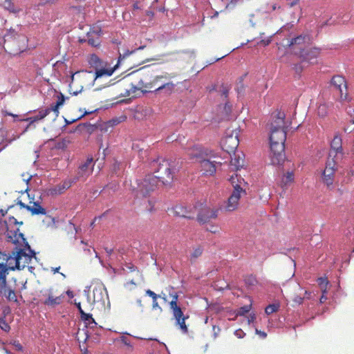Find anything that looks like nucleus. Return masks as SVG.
I'll list each match as a JSON object with an SVG mask.
<instances>
[{"label":"nucleus","mask_w":354,"mask_h":354,"mask_svg":"<svg viewBox=\"0 0 354 354\" xmlns=\"http://www.w3.org/2000/svg\"><path fill=\"white\" fill-rule=\"evenodd\" d=\"M225 109L228 112L231 111V106L228 103H225Z\"/></svg>","instance_id":"nucleus-64"},{"label":"nucleus","mask_w":354,"mask_h":354,"mask_svg":"<svg viewBox=\"0 0 354 354\" xmlns=\"http://www.w3.org/2000/svg\"><path fill=\"white\" fill-rule=\"evenodd\" d=\"M330 85L333 90L338 93L342 100H346L348 97L347 84L343 76L335 75L332 77Z\"/></svg>","instance_id":"nucleus-16"},{"label":"nucleus","mask_w":354,"mask_h":354,"mask_svg":"<svg viewBox=\"0 0 354 354\" xmlns=\"http://www.w3.org/2000/svg\"><path fill=\"white\" fill-rule=\"evenodd\" d=\"M27 210L31 212L32 215H44L46 210L40 205L39 202H34L32 205H28Z\"/></svg>","instance_id":"nucleus-32"},{"label":"nucleus","mask_w":354,"mask_h":354,"mask_svg":"<svg viewBox=\"0 0 354 354\" xmlns=\"http://www.w3.org/2000/svg\"><path fill=\"white\" fill-rule=\"evenodd\" d=\"M1 113H2V114H3V115H5V116H6V115H10V116L13 117L14 118H18V115H16V114H13V113H10V112H8V111H6V110H2V111H1Z\"/></svg>","instance_id":"nucleus-55"},{"label":"nucleus","mask_w":354,"mask_h":354,"mask_svg":"<svg viewBox=\"0 0 354 354\" xmlns=\"http://www.w3.org/2000/svg\"><path fill=\"white\" fill-rule=\"evenodd\" d=\"M64 101H65V97H64V95L62 93H60L57 95V100L56 103L51 104L50 107H48V109H49V111L50 112H53L55 115L57 117L59 115V106H61L62 105L64 104Z\"/></svg>","instance_id":"nucleus-31"},{"label":"nucleus","mask_w":354,"mask_h":354,"mask_svg":"<svg viewBox=\"0 0 354 354\" xmlns=\"http://www.w3.org/2000/svg\"><path fill=\"white\" fill-rule=\"evenodd\" d=\"M79 180V178H76L75 176L71 179L66 180L63 182L62 185V188H59V193L62 192V190L67 189L71 187V185L75 183Z\"/></svg>","instance_id":"nucleus-36"},{"label":"nucleus","mask_w":354,"mask_h":354,"mask_svg":"<svg viewBox=\"0 0 354 354\" xmlns=\"http://www.w3.org/2000/svg\"><path fill=\"white\" fill-rule=\"evenodd\" d=\"M91 73V72L82 71V73H76L75 74L73 75L71 77V82L69 85V92L73 95H77L78 93H80L82 91L84 86L81 84L80 89H74L73 87L76 83H82L83 80L86 78V76Z\"/></svg>","instance_id":"nucleus-19"},{"label":"nucleus","mask_w":354,"mask_h":354,"mask_svg":"<svg viewBox=\"0 0 354 354\" xmlns=\"http://www.w3.org/2000/svg\"><path fill=\"white\" fill-rule=\"evenodd\" d=\"M243 165V160L237 156L236 153L234 154V157L231 158L230 166L234 170H239Z\"/></svg>","instance_id":"nucleus-34"},{"label":"nucleus","mask_w":354,"mask_h":354,"mask_svg":"<svg viewBox=\"0 0 354 354\" xmlns=\"http://www.w3.org/2000/svg\"><path fill=\"white\" fill-rule=\"evenodd\" d=\"M317 283H318L319 286H320V288H321L322 292L326 293V287H327V285L328 283V281L327 280V279L324 278V277H319L317 279Z\"/></svg>","instance_id":"nucleus-38"},{"label":"nucleus","mask_w":354,"mask_h":354,"mask_svg":"<svg viewBox=\"0 0 354 354\" xmlns=\"http://www.w3.org/2000/svg\"><path fill=\"white\" fill-rule=\"evenodd\" d=\"M152 308L153 309H159L160 311H162V308L159 306L157 300L153 301Z\"/></svg>","instance_id":"nucleus-57"},{"label":"nucleus","mask_w":354,"mask_h":354,"mask_svg":"<svg viewBox=\"0 0 354 354\" xmlns=\"http://www.w3.org/2000/svg\"><path fill=\"white\" fill-rule=\"evenodd\" d=\"M172 299L169 302L170 308L172 310L174 317L176 319V324L179 326L180 330L183 333H188V328L185 324V320L189 316H185L181 308L178 305V296L176 293L171 295Z\"/></svg>","instance_id":"nucleus-10"},{"label":"nucleus","mask_w":354,"mask_h":354,"mask_svg":"<svg viewBox=\"0 0 354 354\" xmlns=\"http://www.w3.org/2000/svg\"><path fill=\"white\" fill-rule=\"evenodd\" d=\"M334 153V157L340 155L343 156L342 139L339 133H336L330 142V156Z\"/></svg>","instance_id":"nucleus-24"},{"label":"nucleus","mask_w":354,"mask_h":354,"mask_svg":"<svg viewBox=\"0 0 354 354\" xmlns=\"http://www.w3.org/2000/svg\"><path fill=\"white\" fill-rule=\"evenodd\" d=\"M238 145L239 140L236 136H227L223 140V148L229 153L234 151L237 148Z\"/></svg>","instance_id":"nucleus-26"},{"label":"nucleus","mask_w":354,"mask_h":354,"mask_svg":"<svg viewBox=\"0 0 354 354\" xmlns=\"http://www.w3.org/2000/svg\"><path fill=\"white\" fill-rule=\"evenodd\" d=\"M10 344L15 346V349L19 351H23V346L18 340H13L10 342Z\"/></svg>","instance_id":"nucleus-48"},{"label":"nucleus","mask_w":354,"mask_h":354,"mask_svg":"<svg viewBox=\"0 0 354 354\" xmlns=\"http://www.w3.org/2000/svg\"><path fill=\"white\" fill-rule=\"evenodd\" d=\"M81 318L85 322H87L88 324L94 323L96 324L95 319L93 318L92 315L87 314L84 313V311H81Z\"/></svg>","instance_id":"nucleus-40"},{"label":"nucleus","mask_w":354,"mask_h":354,"mask_svg":"<svg viewBox=\"0 0 354 354\" xmlns=\"http://www.w3.org/2000/svg\"><path fill=\"white\" fill-rule=\"evenodd\" d=\"M304 299V297H301L300 295H295L292 299V301L294 303L292 306H294L295 305H301L303 303Z\"/></svg>","instance_id":"nucleus-45"},{"label":"nucleus","mask_w":354,"mask_h":354,"mask_svg":"<svg viewBox=\"0 0 354 354\" xmlns=\"http://www.w3.org/2000/svg\"><path fill=\"white\" fill-rule=\"evenodd\" d=\"M145 293H146L147 295H148L150 297H151L153 301V300H158V298L160 297V295H158L153 291H152V290H151L149 289L147 290Z\"/></svg>","instance_id":"nucleus-49"},{"label":"nucleus","mask_w":354,"mask_h":354,"mask_svg":"<svg viewBox=\"0 0 354 354\" xmlns=\"http://www.w3.org/2000/svg\"><path fill=\"white\" fill-rule=\"evenodd\" d=\"M119 167H120V163L117 161H115L114 162V164L113 165V170L116 172L117 171V169H119Z\"/></svg>","instance_id":"nucleus-58"},{"label":"nucleus","mask_w":354,"mask_h":354,"mask_svg":"<svg viewBox=\"0 0 354 354\" xmlns=\"http://www.w3.org/2000/svg\"><path fill=\"white\" fill-rule=\"evenodd\" d=\"M87 62L91 68L95 71V79L102 76L110 77L115 71V68L111 67L109 64L104 62L95 54L90 55L87 58Z\"/></svg>","instance_id":"nucleus-9"},{"label":"nucleus","mask_w":354,"mask_h":354,"mask_svg":"<svg viewBox=\"0 0 354 354\" xmlns=\"http://www.w3.org/2000/svg\"><path fill=\"white\" fill-rule=\"evenodd\" d=\"M279 306L278 304H269L265 309V313L267 315H270L278 310Z\"/></svg>","instance_id":"nucleus-41"},{"label":"nucleus","mask_w":354,"mask_h":354,"mask_svg":"<svg viewBox=\"0 0 354 354\" xmlns=\"http://www.w3.org/2000/svg\"><path fill=\"white\" fill-rule=\"evenodd\" d=\"M17 259V254L15 252V249L12 251L11 254L9 255V257L6 259V263H4V265L7 266L8 270H15L17 269V267L15 266L16 264V259Z\"/></svg>","instance_id":"nucleus-33"},{"label":"nucleus","mask_w":354,"mask_h":354,"mask_svg":"<svg viewBox=\"0 0 354 354\" xmlns=\"http://www.w3.org/2000/svg\"><path fill=\"white\" fill-rule=\"evenodd\" d=\"M15 202H16L15 204L16 205H19L21 208H24V209H27V207H28V205H26L21 201L18 200V199L17 201H15Z\"/></svg>","instance_id":"nucleus-56"},{"label":"nucleus","mask_w":354,"mask_h":354,"mask_svg":"<svg viewBox=\"0 0 354 354\" xmlns=\"http://www.w3.org/2000/svg\"><path fill=\"white\" fill-rule=\"evenodd\" d=\"M175 73H162V74H155V78L153 84V92L163 91L166 95L171 94L176 87V84L170 81L171 78L175 77Z\"/></svg>","instance_id":"nucleus-8"},{"label":"nucleus","mask_w":354,"mask_h":354,"mask_svg":"<svg viewBox=\"0 0 354 354\" xmlns=\"http://www.w3.org/2000/svg\"><path fill=\"white\" fill-rule=\"evenodd\" d=\"M256 333H257V334H259V335H260L263 338H265V337H266V336H267L266 333H265V332H263V331L259 330H257V329H256Z\"/></svg>","instance_id":"nucleus-59"},{"label":"nucleus","mask_w":354,"mask_h":354,"mask_svg":"<svg viewBox=\"0 0 354 354\" xmlns=\"http://www.w3.org/2000/svg\"><path fill=\"white\" fill-rule=\"evenodd\" d=\"M320 51L321 50L318 48H310L299 51V55L304 62L315 64L317 62V58L319 57Z\"/></svg>","instance_id":"nucleus-21"},{"label":"nucleus","mask_w":354,"mask_h":354,"mask_svg":"<svg viewBox=\"0 0 354 354\" xmlns=\"http://www.w3.org/2000/svg\"><path fill=\"white\" fill-rule=\"evenodd\" d=\"M285 117L283 112L278 110L274 111L271 115L270 129H285Z\"/></svg>","instance_id":"nucleus-22"},{"label":"nucleus","mask_w":354,"mask_h":354,"mask_svg":"<svg viewBox=\"0 0 354 354\" xmlns=\"http://www.w3.org/2000/svg\"><path fill=\"white\" fill-rule=\"evenodd\" d=\"M187 153L191 160H195L198 162L201 159L217 157L216 153L214 151L200 145H194L192 147L188 148Z\"/></svg>","instance_id":"nucleus-15"},{"label":"nucleus","mask_w":354,"mask_h":354,"mask_svg":"<svg viewBox=\"0 0 354 354\" xmlns=\"http://www.w3.org/2000/svg\"><path fill=\"white\" fill-rule=\"evenodd\" d=\"M160 181L152 174L146 175L145 178L138 183V195L147 197L156 190L159 186Z\"/></svg>","instance_id":"nucleus-13"},{"label":"nucleus","mask_w":354,"mask_h":354,"mask_svg":"<svg viewBox=\"0 0 354 354\" xmlns=\"http://www.w3.org/2000/svg\"><path fill=\"white\" fill-rule=\"evenodd\" d=\"M87 42L91 46L97 47L100 44V39L99 36H96L95 38L92 36V35L88 32L87 35Z\"/></svg>","instance_id":"nucleus-37"},{"label":"nucleus","mask_w":354,"mask_h":354,"mask_svg":"<svg viewBox=\"0 0 354 354\" xmlns=\"http://www.w3.org/2000/svg\"><path fill=\"white\" fill-rule=\"evenodd\" d=\"M0 328L5 332H9L10 330V326L6 322L5 317L0 318Z\"/></svg>","instance_id":"nucleus-43"},{"label":"nucleus","mask_w":354,"mask_h":354,"mask_svg":"<svg viewBox=\"0 0 354 354\" xmlns=\"http://www.w3.org/2000/svg\"><path fill=\"white\" fill-rule=\"evenodd\" d=\"M153 111L149 107H140L135 113V118L137 120H146L152 115Z\"/></svg>","instance_id":"nucleus-27"},{"label":"nucleus","mask_w":354,"mask_h":354,"mask_svg":"<svg viewBox=\"0 0 354 354\" xmlns=\"http://www.w3.org/2000/svg\"><path fill=\"white\" fill-rule=\"evenodd\" d=\"M250 309L251 305H245L244 306H242L238 310L237 315L240 316L245 315L250 310Z\"/></svg>","instance_id":"nucleus-44"},{"label":"nucleus","mask_w":354,"mask_h":354,"mask_svg":"<svg viewBox=\"0 0 354 354\" xmlns=\"http://www.w3.org/2000/svg\"><path fill=\"white\" fill-rule=\"evenodd\" d=\"M287 1H289L288 3L291 7L295 6L299 1V0H287Z\"/></svg>","instance_id":"nucleus-60"},{"label":"nucleus","mask_w":354,"mask_h":354,"mask_svg":"<svg viewBox=\"0 0 354 354\" xmlns=\"http://www.w3.org/2000/svg\"><path fill=\"white\" fill-rule=\"evenodd\" d=\"M0 3L2 4L5 8L8 10L13 8L11 0H0Z\"/></svg>","instance_id":"nucleus-46"},{"label":"nucleus","mask_w":354,"mask_h":354,"mask_svg":"<svg viewBox=\"0 0 354 354\" xmlns=\"http://www.w3.org/2000/svg\"><path fill=\"white\" fill-rule=\"evenodd\" d=\"M218 214V209L205 207L198 214L197 219L200 223H208L211 219H215Z\"/></svg>","instance_id":"nucleus-18"},{"label":"nucleus","mask_w":354,"mask_h":354,"mask_svg":"<svg viewBox=\"0 0 354 354\" xmlns=\"http://www.w3.org/2000/svg\"><path fill=\"white\" fill-rule=\"evenodd\" d=\"M93 158H88L86 160L78 167L77 174L75 177L79 178V180L87 178L93 171Z\"/></svg>","instance_id":"nucleus-23"},{"label":"nucleus","mask_w":354,"mask_h":354,"mask_svg":"<svg viewBox=\"0 0 354 354\" xmlns=\"http://www.w3.org/2000/svg\"><path fill=\"white\" fill-rule=\"evenodd\" d=\"M104 250H105L106 252L107 253V255H108V256H111V254H112V253H113V248H107V247H106V248H104Z\"/></svg>","instance_id":"nucleus-61"},{"label":"nucleus","mask_w":354,"mask_h":354,"mask_svg":"<svg viewBox=\"0 0 354 354\" xmlns=\"http://www.w3.org/2000/svg\"><path fill=\"white\" fill-rule=\"evenodd\" d=\"M50 113V111H49V109L48 108H46L45 109H41V110L39 111L38 113L35 116H32V117H29V118H26L21 120V121H25V122H29L26 128V131L27 129L31 128L32 127L35 128V125L34 124L38 121L43 120Z\"/></svg>","instance_id":"nucleus-25"},{"label":"nucleus","mask_w":354,"mask_h":354,"mask_svg":"<svg viewBox=\"0 0 354 354\" xmlns=\"http://www.w3.org/2000/svg\"><path fill=\"white\" fill-rule=\"evenodd\" d=\"M306 39H308V37L306 35H301L295 38H292L289 41L288 45L290 47H293L294 49H295V46H298V48L301 51V50H303L302 46L305 44V43L306 41Z\"/></svg>","instance_id":"nucleus-29"},{"label":"nucleus","mask_w":354,"mask_h":354,"mask_svg":"<svg viewBox=\"0 0 354 354\" xmlns=\"http://www.w3.org/2000/svg\"><path fill=\"white\" fill-rule=\"evenodd\" d=\"M15 207V205H8L6 209H0V220H3V218L6 216L8 211Z\"/></svg>","instance_id":"nucleus-47"},{"label":"nucleus","mask_w":354,"mask_h":354,"mask_svg":"<svg viewBox=\"0 0 354 354\" xmlns=\"http://www.w3.org/2000/svg\"><path fill=\"white\" fill-rule=\"evenodd\" d=\"M75 305L76 306V307L77 308L80 313L81 314V311H84L81 307V304L80 302H76V301H75Z\"/></svg>","instance_id":"nucleus-62"},{"label":"nucleus","mask_w":354,"mask_h":354,"mask_svg":"<svg viewBox=\"0 0 354 354\" xmlns=\"http://www.w3.org/2000/svg\"><path fill=\"white\" fill-rule=\"evenodd\" d=\"M8 270L6 265L0 263V295L4 296L8 301L17 302L15 290L7 286L6 277Z\"/></svg>","instance_id":"nucleus-11"},{"label":"nucleus","mask_w":354,"mask_h":354,"mask_svg":"<svg viewBox=\"0 0 354 354\" xmlns=\"http://www.w3.org/2000/svg\"><path fill=\"white\" fill-rule=\"evenodd\" d=\"M152 174L166 187H170L173 183L175 168L167 160L158 158L150 163Z\"/></svg>","instance_id":"nucleus-2"},{"label":"nucleus","mask_w":354,"mask_h":354,"mask_svg":"<svg viewBox=\"0 0 354 354\" xmlns=\"http://www.w3.org/2000/svg\"><path fill=\"white\" fill-rule=\"evenodd\" d=\"M41 294L42 304L51 308L61 304L64 298L63 294L53 287L43 290Z\"/></svg>","instance_id":"nucleus-14"},{"label":"nucleus","mask_w":354,"mask_h":354,"mask_svg":"<svg viewBox=\"0 0 354 354\" xmlns=\"http://www.w3.org/2000/svg\"><path fill=\"white\" fill-rule=\"evenodd\" d=\"M230 181L234 187V189L229 196L226 205L225 210L227 212H233L236 210L239 205V201L242 196L246 194L245 190L241 187V185H234V177L232 176Z\"/></svg>","instance_id":"nucleus-12"},{"label":"nucleus","mask_w":354,"mask_h":354,"mask_svg":"<svg viewBox=\"0 0 354 354\" xmlns=\"http://www.w3.org/2000/svg\"><path fill=\"white\" fill-rule=\"evenodd\" d=\"M93 302L98 303L103 300L102 288L95 287L93 290Z\"/></svg>","instance_id":"nucleus-35"},{"label":"nucleus","mask_w":354,"mask_h":354,"mask_svg":"<svg viewBox=\"0 0 354 354\" xmlns=\"http://www.w3.org/2000/svg\"><path fill=\"white\" fill-rule=\"evenodd\" d=\"M270 160L274 165H281L285 160V129H270Z\"/></svg>","instance_id":"nucleus-1"},{"label":"nucleus","mask_w":354,"mask_h":354,"mask_svg":"<svg viewBox=\"0 0 354 354\" xmlns=\"http://www.w3.org/2000/svg\"><path fill=\"white\" fill-rule=\"evenodd\" d=\"M220 92L221 93L222 95H223L225 97H227L229 93V88L226 86L222 85L220 89Z\"/></svg>","instance_id":"nucleus-51"},{"label":"nucleus","mask_w":354,"mask_h":354,"mask_svg":"<svg viewBox=\"0 0 354 354\" xmlns=\"http://www.w3.org/2000/svg\"><path fill=\"white\" fill-rule=\"evenodd\" d=\"M294 173L292 171H288L286 174H283L281 177L279 185L286 189L294 182Z\"/></svg>","instance_id":"nucleus-30"},{"label":"nucleus","mask_w":354,"mask_h":354,"mask_svg":"<svg viewBox=\"0 0 354 354\" xmlns=\"http://www.w3.org/2000/svg\"><path fill=\"white\" fill-rule=\"evenodd\" d=\"M203 253V250L198 247L197 248H196L194 252H192V257L193 258H198V257H200Z\"/></svg>","instance_id":"nucleus-50"},{"label":"nucleus","mask_w":354,"mask_h":354,"mask_svg":"<svg viewBox=\"0 0 354 354\" xmlns=\"http://www.w3.org/2000/svg\"><path fill=\"white\" fill-rule=\"evenodd\" d=\"M156 71L148 66H144L137 71L136 73L138 82L136 88L144 93L153 92V84Z\"/></svg>","instance_id":"nucleus-7"},{"label":"nucleus","mask_w":354,"mask_h":354,"mask_svg":"<svg viewBox=\"0 0 354 354\" xmlns=\"http://www.w3.org/2000/svg\"><path fill=\"white\" fill-rule=\"evenodd\" d=\"M317 114L322 118L328 114V106L326 104H322L317 107Z\"/></svg>","instance_id":"nucleus-39"},{"label":"nucleus","mask_w":354,"mask_h":354,"mask_svg":"<svg viewBox=\"0 0 354 354\" xmlns=\"http://www.w3.org/2000/svg\"><path fill=\"white\" fill-rule=\"evenodd\" d=\"M173 212L175 216L187 218H193L194 216L191 215L190 212L187 210V207L182 205H176L173 208Z\"/></svg>","instance_id":"nucleus-28"},{"label":"nucleus","mask_w":354,"mask_h":354,"mask_svg":"<svg viewBox=\"0 0 354 354\" xmlns=\"http://www.w3.org/2000/svg\"><path fill=\"white\" fill-rule=\"evenodd\" d=\"M212 158L201 159L198 162L200 164V170L205 176H213L216 171V161L210 160Z\"/></svg>","instance_id":"nucleus-20"},{"label":"nucleus","mask_w":354,"mask_h":354,"mask_svg":"<svg viewBox=\"0 0 354 354\" xmlns=\"http://www.w3.org/2000/svg\"><path fill=\"white\" fill-rule=\"evenodd\" d=\"M5 50L12 55L24 52L28 46V39L26 35L19 34L15 30L10 29L3 37Z\"/></svg>","instance_id":"nucleus-4"},{"label":"nucleus","mask_w":354,"mask_h":354,"mask_svg":"<svg viewBox=\"0 0 354 354\" xmlns=\"http://www.w3.org/2000/svg\"><path fill=\"white\" fill-rule=\"evenodd\" d=\"M336 162L333 160H328L326 162V167L322 171V182L327 186L333 185L334 182L335 174L337 170Z\"/></svg>","instance_id":"nucleus-17"},{"label":"nucleus","mask_w":354,"mask_h":354,"mask_svg":"<svg viewBox=\"0 0 354 354\" xmlns=\"http://www.w3.org/2000/svg\"><path fill=\"white\" fill-rule=\"evenodd\" d=\"M245 282L248 286H255L257 283V280L255 276L250 274L245 278Z\"/></svg>","instance_id":"nucleus-42"},{"label":"nucleus","mask_w":354,"mask_h":354,"mask_svg":"<svg viewBox=\"0 0 354 354\" xmlns=\"http://www.w3.org/2000/svg\"><path fill=\"white\" fill-rule=\"evenodd\" d=\"M234 335L238 337V338H242L244 337V335H245V333L243 332V330L241 328L238 329V330H236L235 332H234Z\"/></svg>","instance_id":"nucleus-53"},{"label":"nucleus","mask_w":354,"mask_h":354,"mask_svg":"<svg viewBox=\"0 0 354 354\" xmlns=\"http://www.w3.org/2000/svg\"><path fill=\"white\" fill-rule=\"evenodd\" d=\"M17 235V237L11 243L15 245V250L17 254L15 266L17 270H22L30 263L35 253L31 250L24 234L21 233Z\"/></svg>","instance_id":"nucleus-3"},{"label":"nucleus","mask_w":354,"mask_h":354,"mask_svg":"<svg viewBox=\"0 0 354 354\" xmlns=\"http://www.w3.org/2000/svg\"><path fill=\"white\" fill-rule=\"evenodd\" d=\"M276 10H281V7L278 3H274L270 5V9L268 12H270L274 11Z\"/></svg>","instance_id":"nucleus-52"},{"label":"nucleus","mask_w":354,"mask_h":354,"mask_svg":"<svg viewBox=\"0 0 354 354\" xmlns=\"http://www.w3.org/2000/svg\"><path fill=\"white\" fill-rule=\"evenodd\" d=\"M23 222H19L14 216H10L8 219L0 220V240L5 239L7 242L11 243L21 234L19 227Z\"/></svg>","instance_id":"nucleus-6"},{"label":"nucleus","mask_w":354,"mask_h":354,"mask_svg":"<svg viewBox=\"0 0 354 354\" xmlns=\"http://www.w3.org/2000/svg\"><path fill=\"white\" fill-rule=\"evenodd\" d=\"M145 46H141L138 48L129 50H124L122 53L119 51V57L117 64L113 66L115 70L119 66H124L125 68H132L135 66L140 65L147 62L157 60L155 58H146L138 59V53L140 50L143 49Z\"/></svg>","instance_id":"nucleus-5"},{"label":"nucleus","mask_w":354,"mask_h":354,"mask_svg":"<svg viewBox=\"0 0 354 354\" xmlns=\"http://www.w3.org/2000/svg\"><path fill=\"white\" fill-rule=\"evenodd\" d=\"M207 231L216 234L218 232V227L216 225H211L210 227L207 228Z\"/></svg>","instance_id":"nucleus-54"},{"label":"nucleus","mask_w":354,"mask_h":354,"mask_svg":"<svg viewBox=\"0 0 354 354\" xmlns=\"http://www.w3.org/2000/svg\"><path fill=\"white\" fill-rule=\"evenodd\" d=\"M254 319H255V315L254 314L250 315V317H248V323L250 324V322H254Z\"/></svg>","instance_id":"nucleus-63"}]
</instances>
